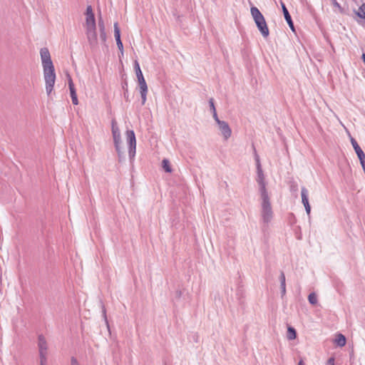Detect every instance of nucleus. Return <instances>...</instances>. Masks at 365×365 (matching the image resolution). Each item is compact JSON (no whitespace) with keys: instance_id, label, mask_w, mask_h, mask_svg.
I'll list each match as a JSON object with an SVG mask.
<instances>
[{"instance_id":"obj_1","label":"nucleus","mask_w":365,"mask_h":365,"mask_svg":"<svg viewBox=\"0 0 365 365\" xmlns=\"http://www.w3.org/2000/svg\"><path fill=\"white\" fill-rule=\"evenodd\" d=\"M41 60L43 71V78L46 83V91L49 96L53 91L56 82L55 68L51 58V55L47 48L40 50Z\"/></svg>"},{"instance_id":"obj_2","label":"nucleus","mask_w":365,"mask_h":365,"mask_svg":"<svg viewBox=\"0 0 365 365\" xmlns=\"http://www.w3.org/2000/svg\"><path fill=\"white\" fill-rule=\"evenodd\" d=\"M250 12L259 31L263 37L267 38L269 36V32L263 15L255 6L251 7Z\"/></svg>"},{"instance_id":"obj_3","label":"nucleus","mask_w":365,"mask_h":365,"mask_svg":"<svg viewBox=\"0 0 365 365\" xmlns=\"http://www.w3.org/2000/svg\"><path fill=\"white\" fill-rule=\"evenodd\" d=\"M261 197V217L264 225H268L273 218V211L269 195Z\"/></svg>"},{"instance_id":"obj_4","label":"nucleus","mask_w":365,"mask_h":365,"mask_svg":"<svg viewBox=\"0 0 365 365\" xmlns=\"http://www.w3.org/2000/svg\"><path fill=\"white\" fill-rule=\"evenodd\" d=\"M256 165H257V173L256 181L259 185V190L260 192V196L268 195V192L266 189V182H265L264 175L263 173V170L261 167L259 159L257 155H256Z\"/></svg>"},{"instance_id":"obj_5","label":"nucleus","mask_w":365,"mask_h":365,"mask_svg":"<svg viewBox=\"0 0 365 365\" xmlns=\"http://www.w3.org/2000/svg\"><path fill=\"white\" fill-rule=\"evenodd\" d=\"M38 348L40 365H46L48 346L46 338L41 334L38 337Z\"/></svg>"},{"instance_id":"obj_6","label":"nucleus","mask_w":365,"mask_h":365,"mask_svg":"<svg viewBox=\"0 0 365 365\" xmlns=\"http://www.w3.org/2000/svg\"><path fill=\"white\" fill-rule=\"evenodd\" d=\"M127 142L128 144V154L130 160H133L135 155L136 139L133 130L126 132Z\"/></svg>"},{"instance_id":"obj_7","label":"nucleus","mask_w":365,"mask_h":365,"mask_svg":"<svg viewBox=\"0 0 365 365\" xmlns=\"http://www.w3.org/2000/svg\"><path fill=\"white\" fill-rule=\"evenodd\" d=\"M86 34L88 41L92 48L96 47L98 44V36L96 26L86 29Z\"/></svg>"},{"instance_id":"obj_8","label":"nucleus","mask_w":365,"mask_h":365,"mask_svg":"<svg viewBox=\"0 0 365 365\" xmlns=\"http://www.w3.org/2000/svg\"><path fill=\"white\" fill-rule=\"evenodd\" d=\"M217 125L224 139L227 140L232 134V130L228 123L224 120H222L221 122H219Z\"/></svg>"},{"instance_id":"obj_9","label":"nucleus","mask_w":365,"mask_h":365,"mask_svg":"<svg viewBox=\"0 0 365 365\" xmlns=\"http://www.w3.org/2000/svg\"><path fill=\"white\" fill-rule=\"evenodd\" d=\"M112 135L114 144L122 143L120 132L115 120L112 121Z\"/></svg>"},{"instance_id":"obj_10","label":"nucleus","mask_w":365,"mask_h":365,"mask_svg":"<svg viewBox=\"0 0 365 365\" xmlns=\"http://www.w3.org/2000/svg\"><path fill=\"white\" fill-rule=\"evenodd\" d=\"M281 5H282V11H283V14H284L285 20L287 21L289 28L293 31H294V26L293 21L292 20L291 16L287 10L286 6L284 5V4L283 2H281Z\"/></svg>"},{"instance_id":"obj_11","label":"nucleus","mask_w":365,"mask_h":365,"mask_svg":"<svg viewBox=\"0 0 365 365\" xmlns=\"http://www.w3.org/2000/svg\"><path fill=\"white\" fill-rule=\"evenodd\" d=\"M139 88H140L141 98H142V105H144L145 103V101L147 99L146 96H147V93H148V86H147L146 82H145L142 84H140Z\"/></svg>"},{"instance_id":"obj_12","label":"nucleus","mask_w":365,"mask_h":365,"mask_svg":"<svg viewBox=\"0 0 365 365\" xmlns=\"http://www.w3.org/2000/svg\"><path fill=\"white\" fill-rule=\"evenodd\" d=\"M96 20L94 16H87L86 17V24L85 27L87 28H91V27H96Z\"/></svg>"},{"instance_id":"obj_13","label":"nucleus","mask_w":365,"mask_h":365,"mask_svg":"<svg viewBox=\"0 0 365 365\" xmlns=\"http://www.w3.org/2000/svg\"><path fill=\"white\" fill-rule=\"evenodd\" d=\"M302 202L303 205L308 204L309 191L305 187H302L301 190Z\"/></svg>"},{"instance_id":"obj_14","label":"nucleus","mask_w":365,"mask_h":365,"mask_svg":"<svg viewBox=\"0 0 365 365\" xmlns=\"http://www.w3.org/2000/svg\"><path fill=\"white\" fill-rule=\"evenodd\" d=\"M121 144H122V143H118V144H114L115 150L118 153L119 161H121L123 159H124V153H123V149Z\"/></svg>"},{"instance_id":"obj_15","label":"nucleus","mask_w":365,"mask_h":365,"mask_svg":"<svg viewBox=\"0 0 365 365\" xmlns=\"http://www.w3.org/2000/svg\"><path fill=\"white\" fill-rule=\"evenodd\" d=\"M334 342L341 347L344 346L346 344V337L341 334H338Z\"/></svg>"},{"instance_id":"obj_16","label":"nucleus","mask_w":365,"mask_h":365,"mask_svg":"<svg viewBox=\"0 0 365 365\" xmlns=\"http://www.w3.org/2000/svg\"><path fill=\"white\" fill-rule=\"evenodd\" d=\"M279 281L281 284V292L282 297H283L286 294V283H285V276L284 272H281L279 276Z\"/></svg>"},{"instance_id":"obj_17","label":"nucleus","mask_w":365,"mask_h":365,"mask_svg":"<svg viewBox=\"0 0 365 365\" xmlns=\"http://www.w3.org/2000/svg\"><path fill=\"white\" fill-rule=\"evenodd\" d=\"M351 145H353V148H354L357 156L361 155V154L364 153L363 152V150L361 149V148L359 147V145H358L357 142L355 140V139L351 138Z\"/></svg>"},{"instance_id":"obj_18","label":"nucleus","mask_w":365,"mask_h":365,"mask_svg":"<svg viewBox=\"0 0 365 365\" xmlns=\"http://www.w3.org/2000/svg\"><path fill=\"white\" fill-rule=\"evenodd\" d=\"M287 337L289 340H293V339H296L297 331L293 327H288Z\"/></svg>"},{"instance_id":"obj_19","label":"nucleus","mask_w":365,"mask_h":365,"mask_svg":"<svg viewBox=\"0 0 365 365\" xmlns=\"http://www.w3.org/2000/svg\"><path fill=\"white\" fill-rule=\"evenodd\" d=\"M357 16L365 19V3L362 4L357 11H355Z\"/></svg>"},{"instance_id":"obj_20","label":"nucleus","mask_w":365,"mask_h":365,"mask_svg":"<svg viewBox=\"0 0 365 365\" xmlns=\"http://www.w3.org/2000/svg\"><path fill=\"white\" fill-rule=\"evenodd\" d=\"M162 167L164 169V170L167 173H171L172 169L170 165V162L167 159H163L162 161Z\"/></svg>"},{"instance_id":"obj_21","label":"nucleus","mask_w":365,"mask_h":365,"mask_svg":"<svg viewBox=\"0 0 365 365\" xmlns=\"http://www.w3.org/2000/svg\"><path fill=\"white\" fill-rule=\"evenodd\" d=\"M114 27V36L115 38V41L120 40V29L118 27V24L115 22L113 25Z\"/></svg>"},{"instance_id":"obj_22","label":"nucleus","mask_w":365,"mask_h":365,"mask_svg":"<svg viewBox=\"0 0 365 365\" xmlns=\"http://www.w3.org/2000/svg\"><path fill=\"white\" fill-rule=\"evenodd\" d=\"M308 300H309V302L312 304V305H315L317 304V297L315 293H311L309 294L308 296Z\"/></svg>"},{"instance_id":"obj_23","label":"nucleus","mask_w":365,"mask_h":365,"mask_svg":"<svg viewBox=\"0 0 365 365\" xmlns=\"http://www.w3.org/2000/svg\"><path fill=\"white\" fill-rule=\"evenodd\" d=\"M134 69H135V74H136V76L137 77H139V76H143V73L141 71V69L140 68V65L138 63V62L137 61H135V63H134Z\"/></svg>"},{"instance_id":"obj_24","label":"nucleus","mask_w":365,"mask_h":365,"mask_svg":"<svg viewBox=\"0 0 365 365\" xmlns=\"http://www.w3.org/2000/svg\"><path fill=\"white\" fill-rule=\"evenodd\" d=\"M358 158L360 160V163H361L362 168H365V154L363 153V154H361V155H358Z\"/></svg>"},{"instance_id":"obj_25","label":"nucleus","mask_w":365,"mask_h":365,"mask_svg":"<svg viewBox=\"0 0 365 365\" xmlns=\"http://www.w3.org/2000/svg\"><path fill=\"white\" fill-rule=\"evenodd\" d=\"M209 104H210V111L212 113V112H215L216 111V109H215V104H214V100L213 98H210L209 100Z\"/></svg>"},{"instance_id":"obj_26","label":"nucleus","mask_w":365,"mask_h":365,"mask_svg":"<svg viewBox=\"0 0 365 365\" xmlns=\"http://www.w3.org/2000/svg\"><path fill=\"white\" fill-rule=\"evenodd\" d=\"M100 38L103 42H106V34L105 31H100Z\"/></svg>"},{"instance_id":"obj_27","label":"nucleus","mask_w":365,"mask_h":365,"mask_svg":"<svg viewBox=\"0 0 365 365\" xmlns=\"http://www.w3.org/2000/svg\"><path fill=\"white\" fill-rule=\"evenodd\" d=\"M94 16L91 6H88L86 9V16Z\"/></svg>"},{"instance_id":"obj_28","label":"nucleus","mask_w":365,"mask_h":365,"mask_svg":"<svg viewBox=\"0 0 365 365\" xmlns=\"http://www.w3.org/2000/svg\"><path fill=\"white\" fill-rule=\"evenodd\" d=\"M98 26H99L100 31H105L104 23L101 19H100L98 21Z\"/></svg>"},{"instance_id":"obj_29","label":"nucleus","mask_w":365,"mask_h":365,"mask_svg":"<svg viewBox=\"0 0 365 365\" xmlns=\"http://www.w3.org/2000/svg\"><path fill=\"white\" fill-rule=\"evenodd\" d=\"M68 83L69 89H71V88H74V84L73 83L72 78L69 75H68Z\"/></svg>"},{"instance_id":"obj_30","label":"nucleus","mask_w":365,"mask_h":365,"mask_svg":"<svg viewBox=\"0 0 365 365\" xmlns=\"http://www.w3.org/2000/svg\"><path fill=\"white\" fill-rule=\"evenodd\" d=\"M116 43H117L118 49L123 53V43H122L121 40L116 41Z\"/></svg>"},{"instance_id":"obj_31","label":"nucleus","mask_w":365,"mask_h":365,"mask_svg":"<svg viewBox=\"0 0 365 365\" xmlns=\"http://www.w3.org/2000/svg\"><path fill=\"white\" fill-rule=\"evenodd\" d=\"M71 365H81L78 360L75 357H71Z\"/></svg>"},{"instance_id":"obj_32","label":"nucleus","mask_w":365,"mask_h":365,"mask_svg":"<svg viewBox=\"0 0 365 365\" xmlns=\"http://www.w3.org/2000/svg\"><path fill=\"white\" fill-rule=\"evenodd\" d=\"M304 206L306 212L307 213V215H309L310 212H311V206H310L309 203L305 204V205H304Z\"/></svg>"},{"instance_id":"obj_33","label":"nucleus","mask_w":365,"mask_h":365,"mask_svg":"<svg viewBox=\"0 0 365 365\" xmlns=\"http://www.w3.org/2000/svg\"><path fill=\"white\" fill-rule=\"evenodd\" d=\"M212 116H213V118L215 119V120L216 121V123L218 124L219 122H221L222 120H220L219 118H218V116H217V112H212Z\"/></svg>"},{"instance_id":"obj_34","label":"nucleus","mask_w":365,"mask_h":365,"mask_svg":"<svg viewBox=\"0 0 365 365\" xmlns=\"http://www.w3.org/2000/svg\"><path fill=\"white\" fill-rule=\"evenodd\" d=\"M137 78H138V85L142 84L145 82V80L143 76L137 77Z\"/></svg>"},{"instance_id":"obj_35","label":"nucleus","mask_w":365,"mask_h":365,"mask_svg":"<svg viewBox=\"0 0 365 365\" xmlns=\"http://www.w3.org/2000/svg\"><path fill=\"white\" fill-rule=\"evenodd\" d=\"M69 90H70V94H71V98H72V96H77L75 88H71V89H69Z\"/></svg>"},{"instance_id":"obj_36","label":"nucleus","mask_w":365,"mask_h":365,"mask_svg":"<svg viewBox=\"0 0 365 365\" xmlns=\"http://www.w3.org/2000/svg\"><path fill=\"white\" fill-rule=\"evenodd\" d=\"M71 100H72V103H73L74 105H78V98H77V96H72Z\"/></svg>"},{"instance_id":"obj_37","label":"nucleus","mask_w":365,"mask_h":365,"mask_svg":"<svg viewBox=\"0 0 365 365\" xmlns=\"http://www.w3.org/2000/svg\"><path fill=\"white\" fill-rule=\"evenodd\" d=\"M327 365H334V359L331 357L327 361Z\"/></svg>"},{"instance_id":"obj_38","label":"nucleus","mask_w":365,"mask_h":365,"mask_svg":"<svg viewBox=\"0 0 365 365\" xmlns=\"http://www.w3.org/2000/svg\"><path fill=\"white\" fill-rule=\"evenodd\" d=\"M182 295V292L180 290L176 291V297L180 298Z\"/></svg>"},{"instance_id":"obj_39","label":"nucleus","mask_w":365,"mask_h":365,"mask_svg":"<svg viewBox=\"0 0 365 365\" xmlns=\"http://www.w3.org/2000/svg\"><path fill=\"white\" fill-rule=\"evenodd\" d=\"M298 365H305L303 359H300L299 363H298Z\"/></svg>"},{"instance_id":"obj_40","label":"nucleus","mask_w":365,"mask_h":365,"mask_svg":"<svg viewBox=\"0 0 365 365\" xmlns=\"http://www.w3.org/2000/svg\"><path fill=\"white\" fill-rule=\"evenodd\" d=\"M361 58L365 64V53H363L362 56H361Z\"/></svg>"},{"instance_id":"obj_41","label":"nucleus","mask_w":365,"mask_h":365,"mask_svg":"<svg viewBox=\"0 0 365 365\" xmlns=\"http://www.w3.org/2000/svg\"><path fill=\"white\" fill-rule=\"evenodd\" d=\"M103 315H104V317H105L106 322V324H108L105 310L103 311Z\"/></svg>"}]
</instances>
